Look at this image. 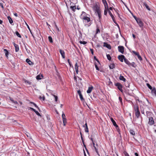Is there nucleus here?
<instances>
[{"instance_id": "1", "label": "nucleus", "mask_w": 156, "mask_h": 156, "mask_svg": "<svg viewBox=\"0 0 156 156\" xmlns=\"http://www.w3.org/2000/svg\"><path fill=\"white\" fill-rule=\"evenodd\" d=\"M85 13L83 12L82 15H81V18L83 20H84L85 22H87L88 23V22L90 21V19L89 18L87 17L84 16L83 15H85Z\"/></svg>"}, {"instance_id": "2", "label": "nucleus", "mask_w": 156, "mask_h": 156, "mask_svg": "<svg viewBox=\"0 0 156 156\" xmlns=\"http://www.w3.org/2000/svg\"><path fill=\"white\" fill-rule=\"evenodd\" d=\"M134 110L135 112V115L137 118L139 117L140 114V112L138 106L136 105L134 106Z\"/></svg>"}, {"instance_id": "3", "label": "nucleus", "mask_w": 156, "mask_h": 156, "mask_svg": "<svg viewBox=\"0 0 156 156\" xmlns=\"http://www.w3.org/2000/svg\"><path fill=\"white\" fill-rule=\"evenodd\" d=\"M93 9L95 11V13L100 11L99 7L97 5H94L93 6Z\"/></svg>"}, {"instance_id": "4", "label": "nucleus", "mask_w": 156, "mask_h": 156, "mask_svg": "<svg viewBox=\"0 0 156 156\" xmlns=\"http://www.w3.org/2000/svg\"><path fill=\"white\" fill-rule=\"evenodd\" d=\"M148 124L150 126H151L154 123V122L153 118L152 117H149V121L148 123Z\"/></svg>"}, {"instance_id": "5", "label": "nucleus", "mask_w": 156, "mask_h": 156, "mask_svg": "<svg viewBox=\"0 0 156 156\" xmlns=\"http://www.w3.org/2000/svg\"><path fill=\"white\" fill-rule=\"evenodd\" d=\"M115 85L118 88L119 90H120L121 92H122V86L120 83H115Z\"/></svg>"}, {"instance_id": "6", "label": "nucleus", "mask_w": 156, "mask_h": 156, "mask_svg": "<svg viewBox=\"0 0 156 156\" xmlns=\"http://www.w3.org/2000/svg\"><path fill=\"white\" fill-rule=\"evenodd\" d=\"M119 51L123 54L124 52V48L123 46H119L118 47Z\"/></svg>"}, {"instance_id": "7", "label": "nucleus", "mask_w": 156, "mask_h": 156, "mask_svg": "<svg viewBox=\"0 0 156 156\" xmlns=\"http://www.w3.org/2000/svg\"><path fill=\"white\" fill-rule=\"evenodd\" d=\"M136 22L140 27H141L143 26L144 24L140 19H139V20H137Z\"/></svg>"}, {"instance_id": "8", "label": "nucleus", "mask_w": 156, "mask_h": 156, "mask_svg": "<svg viewBox=\"0 0 156 156\" xmlns=\"http://www.w3.org/2000/svg\"><path fill=\"white\" fill-rule=\"evenodd\" d=\"M118 58L119 59L121 62H123V59L124 60L125 58V56L123 55H119L118 57Z\"/></svg>"}, {"instance_id": "9", "label": "nucleus", "mask_w": 156, "mask_h": 156, "mask_svg": "<svg viewBox=\"0 0 156 156\" xmlns=\"http://www.w3.org/2000/svg\"><path fill=\"white\" fill-rule=\"evenodd\" d=\"M59 52L62 56V58H65V53L64 51L60 49Z\"/></svg>"}, {"instance_id": "10", "label": "nucleus", "mask_w": 156, "mask_h": 156, "mask_svg": "<svg viewBox=\"0 0 156 156\" xmlns=\"http://www.w3.org/2000/svg\"><path fill=\"white\" fill-rule=\"evenodd\" d=\"M145 111L146 112V115L149 118V117H151V116L152 113L149 111H147V110H145Z\"/></svg>"}, {"instance_id": "11", "label": "nucleus", "mask_w": 156, "mask_h": 156, "mask_svg": "<svg viewBox=\"0 0 156 156\" xmlns=\"http://www.w3.org/2000/svg\"><path fill=\"white\" fill-rule=\"evenodd\" d=\"M146 108H148L147 106H144V108L143 107L141 108V112L142 114H144V109H145V110H146Z\"/></svg>"}, {"instance_id": "12", "label": "nucleus", "mask_w": 156, "mask_h": 156, "mask_svg": "<svg viewBox=\"0 0 156 156\" xmlns=\"http://www.w3.org/2000/svg\"><path fill=\"white\" fill-rule=\"evenodd\" d=\"M77 93L80 96V100L81 101H83V97L82 96V95L80 91V90H78L77 91Z\"/></svg>"}, {"instance_id": "13", "label": "nucleus", "mask_w": 156, "mask_h": 156, "mask_svg": "<svg viewBox=\"0 0 156 156\" xmlns=\"http://www.w3.org/2000/svg\"><path fill=\"white\" fill-rule=\"evenodd\" d=\"M93 88V87L92 86H91L90 87H89L88 88V89L87 91V93L89 94L90 93Z\"/></svg>"}, {"instance_id": "14", "label": "nucleus", "mask_w": 156, "mask_h": 156, "mask_svg": "<svg viewBox=\"0 0 156 156\" xmlns=\"http://www.w3.org/2000/svg\"><path fill=\"white\" fill-rule=\"evenodd\" d=\"M104 46L108 48V49H111V46L110 44H108L106 43H104Z\"/></svg>"}, {"instance_id": "15", "label": "nucleus", "mask_w": 156, "mask_h": 156, "mask_svg": "<svg viewBox=\"0 0 156 156\" xmlns=\"http://www.w3.org/2000/svg\"><path fill=\"white\" fill-rule=\"evenodd\" d=\"M26 61L30 65H33V63L28 58H27L26 59Z\"/></svg>"}, {"instance_id": "16", "label": "nucleus", "mask_w": 156, "mask_h": 156, "mask_svg": "<svg viewBox=\"0 0 156 156\" xmlns=\"http://www.w3.org/2000/svg\"><path fill=\"white\" fill-rule=\"evenodd\" d=\"M75 69L76 73L77 74L78 72V66L77 65V63L76 62L75 65Z\"/></svg>"}, {"instance_id": "17", "label": "nucleus", "mask_w": 156, "mask_h": 156, "mask_svg": "<svg viewBox=\"0 0 156 156\" xmlns=\"http://www.w3.org/2000/svg\"><path fill=\"white\" fill-rule=\"evenodd\" d=\"M111 120L112 122L113 123V125L115 126L116 128L118 127V126L116 124L115 121L113 120V119L112 118H111Z\"/></svg>"}, {"instance_id": "18", "label": "nucleus", "mask_w": 156, "mask_h": 156, "mask_svg": "<svg viewBox=\"0 0 156 156\" xmlns=\"http://www.w3.org/2000/svg\"><path fill=\"white\" fill-rule=\"evenodd\" d=\"M43 77V76L42 75H37L36 77V78L37 80L41 79Z\"/></svg>"}, {"instance_id": "19", "label": "nucleus", "mask_w": 156, "mask_h": 156, "mask_svg": "<svg viewBox=\"0 0 156 156\" xmlns=\"http://www.w3.org/2000/svg\"><path fill=\"white\" fill-rule=\"evenodd\" d=\"M119 79L120 80H122L124 82H125L126 81V79L124 78V77L123 76H122L121 75L119 76Z\"/></svg>"}, {"instance_id": "20", "label": "nucleus", "mask_w": 156, "mask_h": 156, "mask_svg": "<svg viewBox=\"0 0 156 156\" xmlns=\"http://www.w3.org/2000/svg\"><path fill=\"white\" fill-rule=\"evenodd\" d=\"M115 65L114 63H112L110 64L109 66V67L110 69H113L115 68Z\"/></svg>"}, {"instance_id": "21", "label": "nucleus", "mask_w": 156, "mask_h": 156, "mask_svg": "<svg viewBox=\"0 0 156 156\" xmlns=\"http://www.w3.org/2000/svg\"><path fill=\"white\" fill-rule=\"evenodd\" d=\"M8 19L9 20V23L12 25V23H13V20H12V18L9 16L8 17ZM12 25H13L12 24Z\"/></svg>"}, {"instance_id": "22", "label": "nucleus", "mask_w": 156, "mask_h": 156, "mask_svg": "<svg viewBox=\"0 0 156 156\" xmlns=\"http://www.w3.org/2000/svg\"><path fill=\"white\" fill-rule=\"evenodd\" d=\"M124 61L128 65H130L131 63H130L129 61L126 58H125L124 59Z\"/></svg>"}, {"instance_id": "23", "label": "nucleus", "mask_w": 156, "mask_h": 156, "mask_svg": "<svg viewBox=\"0 0 156 156\" xmlns=\"http://www.w3.org/2000/svg\"><path fill=\"white\" fill-rule=\"evenodd\" d=\"M152 94L156 96V90L155 88L152 89L151 91Z\"/></svg>"}, {"instance_id": "24", "label": "nucleus", "mask_w": 156, "mask_h": 156, "mask_svg": "<svg viewBox=\"0 0 156 156\" xmlns=\"http://www.w3.org/2000/svg\"><path fill=\"white\" fill-rule=\"evenodd\" d=\"M108 13L109 14V15L111 17L112 19L113 20V21H114V16H113V15L112 13L110 11L108 10Z\"/></svg>"}, {"instance_id": "25", "label": "nucleus", "mask_w": 156, "mask_h": 156, "mask_svg": "<svg viewBox=\"0 0 156 156\" xmlns=\"http://www.w3.org/2000/svg\"><path fill=\"white\" fill-rule=\"evenodd\" d=\"M62 121L63 123V125L64 126H65L66 123V118H62Z\"/></svg>"}, {"instance_id": "26", "label": "nucleus", "mask_w": 156, "mask_h": 156, "mask_svg": "<svg viewBox=\"0 0 156 156\" xmlns=\"http://www.w3.org/2000/svg\"><path fill=\"white\" fill-rule=\"evenodd\" d=\"M103 4L104 5L105 9H107L108 10V7L107 2H105V3H104Z\"/></svg>"}, {"instance_id": "27", "label": "nucleus", "mask_w": 156, "mask_h": 156, "mask_svg": "<svg viewBox=\"0 0 156 156\" xmlns=\"http://www.w3.org/2000/svg\"><path fill=\"white\" fill-rule=\"evenodd\" d=\"M15 49L16 52H18L19 50V46L18 45H17L15 46Z\"/></svg>"}, {"instance_id": "28", "label": "nucleus", "mask_w": 156, "mask_h": 156, "mask_svg": "<svg viewBox=\"0 0 156 156\" xmlns=\"http://www.w3.org/2000/svg\"><path fill=\"white\" fill-rule=\"evenodd\" d=\"M144 6H145L146 8L148 10H150V8H149L148 6L147 5L146 3H144Z\"/></svg>"}, {"instance_id": "29", "label": "nucleus", "mask_w": 156, "mask_h": 156, "mask_svg": "<svg viewBox=\"0 0 156 156\" xmlns=\"http://www.w3.org/2000/svg\"><path fill=\"white\" fill-rule=\"evenodd\" d=\"M96 13L98 14V17H99V19L101 18V11H100L97 12Z\"/></svg>"}, {"instance_id": "30", "label": "nucleus", "mask_w": 156, "mask_h": 156, "mask_svg": "<svg viewBox=\"0 0 156 156\" xmlns=\"http://www.w3.org/2000/svg\"><path fill=\"white\" fill-rule=\"evenodd\" d=\"M30 103L33 104L35 106V107L37 108L39 110H40L39 108L37 106V105L35 103L31 101L30 102Z\"/></svg>"}, {"instance_id": "31", "label": "nucleus", "mask_w": 156, "mask_h": 156, "mask_svg": "<svg viewBox=\"0 0 156 156\" xmlns=\"http://www.w3.org/2000/svg\"><path fill=\"white\" fill-rule=\"evenodd\" d=\"M130 133L131 134L134 135L135 134V132L133 130L131 129L129 131Z\"/></svg>"}, {"instance_id": "32", "label": "nucleus", "mask_w": 156, "mask_h": 156, "mask_svg": "<svg viewBox=\"0 0 156 156\" xmlns=\"http://www.w3.org/2000/svg\"><path fill=\"white\" fill-rule=\"evenodd\" d=\"M4 50L5 51V52L6 56V57H7L8 55V53H9L8 51L6 49H4Z\"/></svg>"}, {"instance_id": "33", "label": "nucleus", "mask_w": 156, "mask_h": 156, "mask_svg": "<svg viewBox=\"0 0 156 156\" xmlns=\"http://www.w3.org/2000/svg\"><path fill=\"white\" fill-rule=\"evenodd\" d=\"M39 99L41 100L42 99L43 101H44L45 99V98L44 96L43 95L42 96H40L39 97Z\"/></svg>"}, {"instance_id": "34", "label": "nucleus", "mask_w": 156, "mask_h": 156, "mask_svg": "<svg viewBox=\"0 0 156 156\" xmlns=\"http://www.w3.org/2000/svg\"><path fill=\"white\" fill-rule=\"evenodd\" d=\"M48 39L50 42L52 43L53 42L52 38L51 36H49L48 37Z\"/></svg>"}, {"instance_id": "35", "label": "nucleus", "mask_w": 156, "mask_h": 156, "mask_svg": "<svg viewBox=\"0 0 156 156\" xmlns=\"http://www.w3.org/2000/svg\"><path fill=\"white\" fill-rule=\"evenodd\" d=\"M107 58L109 60H110L111 59V57L109 54L107 55H106Z\"/></svg>"}, {"instance_id": "36", "label": "nucleus", "mask_w": 156, "mask_h": 156, "mask_svg": "<svg viewBox=\"0 0 156 156\" xmlns=\"http://www.w3.org/2000/svg\"><path fill=\"white\" fill-rule=\"evenodd\" d=\"M16 34L19 37H21V36L18 31L16 32Z\"/></svg>"}, {"instance_id": "37", "label": "nucleus", "mask_w": 156, "mask_h": 156, "mask_svg": "<svg viewBox=\"0 0 156 156\" xmlns=\"http://www.w3.org/2000/svg\"><path fill=\"white\" fill-rule=\"evenodd\" d=\"M70 8L72 10L74 11L76 9V7L75 6H71L70 7Z\"/></svg>"}, {"instance_id": "38", "label": "nucleus", "mask_w": 156, "mask_h": 156, "mask_svg": "<svg viewBox=\"0 0 156 156\" xmlns=\"http://www.w3.org/2000/svg\"><path fill=\"white\" fill-rule=\"evenodd\" d=\"M147 85L148 88H149L150 90H152V87L149 83H147Z\"/></svg>"}, {"instance_id": "39", "label": "nucleus", "mask_w": 156, "mask_h": 156, "mask_svg": "<svg viewBox=\"0 0 156 156\" xmlns=\"http://www.w3.org/2000/svg\"><path fill=\"white\" fill-rule=\"evenodd\" d=\"M84 130L85 132L87 133H88L89 132L88 129V127H85Z\"/></svg>"}, {"instance_id": "40", "label": "nucleus", "mask_w": 156, "mask_h": 156, "mask_svg": "<svg viewBox=\"0 0 156 156\" xmlns=\"http://www.w3.org/2000/svg\"><path fill=\"white\" fill-rule=\"evenodd\" d=\"M80 43L81 44H85L87 43V42L85 41H80Z\"/></svg>"}, {"instance_id": "41", "label": "nucleus", "mask_w": 156, "mask_h": 156, "mask_svg": "<svg viewBox=\"0 0 156 156\" xmlns=\"http://www.w3.org/2000/svg\"><path fill=\"white\" fill-rule=\"evenodd\" d=\"M137 57H138V59L140 60H142V58L141 57V56L139 55V54H138V55H137Z\"/></svg>"}, {"instance_id": "42", "label": "nucleus", "mask_w": 156, "mask_h": 156, "mask_svg": "<svg viewBox=\"0 0 156 156\" xmlns=\"http://www.w3.org/2000/svg\"><path fill=\"white\" fill-rule=\"evenodd\" d=\"M95 67L96 68V70H99V69L98 68V67L97 66V64L96 63H95Z\"/></svg>"}, {"instance_id": "43", "label": "nucleus", "mask_w": 156, "mask_h": 156, "mask_svg": "<svg viewBox=\"0 0 156 156\" xmlns=\"http://www.w3.org/2000/svg\"><path fill=\"white\" fill-rule=\"evenodd\" d=\"M35 113H36V115H38V116H39L40 117L41 116V115H40V113L39 112H38L37 111H36V112H35Z\"/></svg>"}, {"instance_id": "44", "label": "nucleus", "mask_w": 156, "mask_h": 156, "mask_svg": "<svg viewBox=\"0 0 156 156\" xmlns=\"http://www.w3.org/2000/svg\"><path fill=\"white\" fill-rule=\"evenodd\" d=\"M108 10H108L107 9H105V11H104V15H106L107 14V11Z\"/></svg>"}, {"instance_id": "45", "label": "nucleus", "mask_w": 156, "mask_h": 156, "mask_svg": "<svg viewBox=\"0 0 156 156\" xmlns=\"http://www.w3.org/2000/svg\"><path fill=\"white\" fill-rule=\"evenodd\" d=\"M132 52L135 55H138V54H139V53L134 51H132Z\"/></svg>"}, {"instance_id": "46", "label": "nucleus", "mask_w": 156, "mask_h": 156, "mask_svg": "<svg viewBox=\"0 0 156 156\" xmlns=\"http://www.w3.org/2000/svg\"><path fill=\"white\" fill-rule=\"evenodd\" d=\"M94 59L95 60H96V61H97V62L98 63H99V64L100 63L99 60L96 58V57L95 56H94Z\"/></svg>"}, {"instance_id": "47", "label": "nucleus", "mask_w": 156, "mask_h": 156, "mask_svg": "<svg viewBox=\"0 0 156 156\" xmlns=\"http://www.w3.org/2000/svg\"><path fill=\"white\" fill-rule=\"evenodd\" d=\"M62 119L63 118H66V116L64 113L63 112L62 114Z\"/></svg>"}, {"instance_id": "48", "label": "nucleus", "mask_w": 156, "mask_h": 156, "mask_svg": "<svg viewBox=\"0 0 156 156\" xmlns=\"http://www.w3.org/2000/svg\"><path fill=\"white\" fill-rule=\"evenodd\" d=\"M100 32V30L98 28H97V30H96V34H98V33H99Z\"/></svg>"}, {"instance_id": "49", "label": "nucleus", "mask_w": 156, "mask_h": 156, "mask_svg": "<svg viewBox=\"0 0 156 156\" xmlns=\"http://www.w3.org/2000/svg\"><path fill=\"white\" fill-rule=\"evenodd\" d=\"M54 96L55 97V101H57V100H58V97H57V96H55V95H54Z\"/></svg>"}, {"instance_id": "50", "label": "nucleus", "mask_w": 156, "mask_h": 156, "mask_svg": "<svg viewBox=\"0 0 156 156\" xmlns=\"http://www.w3.org/2000/svg\"><path fill=\"white\" fill-rule=\"evenodd\" d=\"M119 100L121 102V103H122V98L120 97H119Z\"/></svg>"}, {"instance_id": "51", "label": "nucleus", "mask_w": 156, "mask_h": 156, "mask_svg": "<svg viewBox=\"0 0 156 156\" xmlns=\"http://www.w3.org/2000/svg\"><path fill=\"white\" fill-rule=\"evenodd\" d=\"M83 143V144L84 146L85 147V148L86 150L87 151V152L88 153H89L88 151V150H87V149L86 148V147L85 145L84 144V142Z\"/></svg>"}, {"instance_id": "52", "label": "nucleus", "mask_w": 156, "mask_h": 156, "mask_svg": "<svg viewBox=\"0 0 156 156\" xmlns=\"http://www.w3.org/2000/svg\"><path fill=\"white\" fill-rule=\"evenodd\" d=\"M133 16L136 21L137 20H139V18H137L135 16Z\"/></svg>"}, {"instance_id": "53", "label": "nucleus", "mask_w": 156, "mask_h": 156, "mask_svg": "<svg viewBox=\"0 0 156 156\" xmlns=\"http://www.w3.org/2000/svg\"><path fill=\"white\" fill-rule=\"evenodd\" d=\"M90 50L92 55L94 54V52H93V50L92 49H90Z\"/></svg>"}, {"instance_id": "54", "label": "nucleus", "mask_w": 156, "mask_h": 156, "mask_svg": "<svg viewBox=\"0 0 156 156\" xmlns=\"http://www.w3.org/2000/svg\"><path fill=\"white\" fill-rule=\"evenodd\" d=\"M25 23H26V24L28 28V29L29 30H30V28L29 26H28V25L27 24V23L26 22H25Z\"/></svg>"}, {"instance_id": "55", "label": "nucleus", "mask_w": 156, "mask_h": 156, "mask_svg": "<svg viewBox=\"0 0 156 156\" xmlns=\"http://www.w3.org/2000/svg\"><path fill=\"white\" fill-rule=\"evenodd\" d=\"M0 5L1 6L2 8L3 9L4 8V6L2 3H0Z\"/></svg>"}, {"instance_id": "56", "label": "nucleus", "mask_w": 156, "mask_h": 156, "mask_svg": "<svg viewBox=\"0 0 156 156\" xmlns=\"http://www.w3.org/2000/svg\"><path fill=\"white\" fill-rule=\"evenodd\" d=\"M83 127H88L87 126V122H86L85 125H83Z\"/></svg>"}, {"instance_id": "57", "label": "nucleus", "mask_w": 156, "mask_h": 156, "mask_svg": "<svg viewBox=\"0 0 156 156\" xmlns=\"http://www.w3.org/2000/svg\"><path fill=\"white\" fill-rule=\"evenodd\" d=\"M67 61H68V62L69 63V65H70V66H71V62H70L69 59H68V60H67Z\"/></svg>"}, {"instance_id": "58", "label": "nucleus", "mask_w": 156, "mask_h": 156, "mask_svg": "<svg viewBox=\"0 0 156 156\" xmlns=\"http://www.w3.org/2000/svg\"><path fill=\"white\" fill-rule=\"evenodd\" d=\"M102 2H103V4L107 2H106V0H102Z\"/></svg>"}, {"instance_id": "59", "label": "nucleus", "mask_w": 156, "mask_h": 156, "mask_svg": "<svg viewBox=\"0 0 156 156\" xmlns=\"http://www.w3.org/2000/svg\"><path fill=\"white\" fill-rule=\"evenodd\" d=\"M25 49H26V51H27V52H28V49L27 48V47L25 45Z\"/></svg>"}, {"instance_id": "60", "label": "nucleus", "mask_w": 156, "mask_h": 156, "mask_svg": "<svg viewBox=\"0 0 156 156\" xmlns=\"http://www.w3.org/2000/svg\"><path fill=\"white\" fill-rule=\"evenodd\" d=\"M94 148H95V151H96V152H97L98 150H97V149L96 148V147L95 146H94Z\"/></svg>"}, {"instance_id": "61", "label": "nucleus", "mask_w": 156, "mask_h": 156, "mask_svg": "<svg viewBox=\"0 0 156 156\" xmlns=\"http://www.w3.org/2000/svg\"><path fill=\"white\" fill-rule=\"evenodd\" d=\"M13 103H14L15 104H17L18 103L17 101H14L13 102Z\"/></svg>"}, {"instance_id": "62", "label": "nucleus", "mask_w": 156, "mask_h": 156, "mask_svg": "<svg viewBox=\"0 0 156 156\" xmlns=\"http://www.w3.org/2000/svg\"><path fill=\"white\" fill-rule=\"evenodd\" d=\"M14 15L15 16H16V17H17V16H17V14L16 13H14Z\"/></svg>"}, {"instance_id": "63", "label": "nucleus", "mask_w": 156, "mask_h": 156, "mask_svg": "<svg viewBox=\"0 0 156 156\" xmlns=\"http://www.w3.org/2000/svg\"><path fill=\"white\" fill-rule=\"evenodd\" d=\"M135 155L136 156H138V154L137 153H135Z\"/></svg>"}, {"instance_id": "64", "label": "nucleus", "mask_w": 156, "mask_h": 156, "mask_svg": "<svg viewBox=\"0 0 156 156\" xmlns=\"http://www.w3.org/2000/svg\"><path fill=\"white\" fill-rule=\"evenodd\" d=\"M133 35V38H135V37H136V36H135V35L134 34H133V35Z\"/></svg>"}]
</instances>
